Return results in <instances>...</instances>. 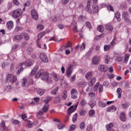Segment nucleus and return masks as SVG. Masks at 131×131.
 Listing matches in <instances>:
<instances>
[{
  "instance_id": "obj_46",
  "label": "nucleus",
  "mask_w": 131,
  "mask_h": 131,
  "mask_svg": "<svg viewBox=\"0 0 131 131\" xmlns=\"http://www.w3.org/2000/svg\"><path fill=\"white\" fill-rule=\"evenodd\" d=\"M44 28V26L43 25H38L37 26V28L39 30H40Z\"/></svg>"
},
{
  "instance_id": "obj_41",
  "label": "nucleus",
  "mask_w": 131,
  "mask_h": 131,
  "mask_svg": "<svg viewBox=\"0 0 131 131\" xmlns=\"http://www.w3.org/2000/svg\"><path fill=\"white\" fill-rule=\"evenodd\" d=\"M27 81V79L26 78L23 79V82L22 83V86H25L26 84Z\"/></svg>"
},
{
  "instance_id": "obj_50",
  "label": "nucleus",
  "mask_w": 131,
  "mask_h": 131,
  "mask_svg": "<svg viewBox=\"0 0 131 131\" xmlns=\"http://www.w3.org/2000/svg\"><path fill=\"white\" fill-rule=\"evenodd\" d=\"M80 127L81 129L84 128L85 127V123L84 122H82L80 124Z\"/></svg>"
},
{
  "instance_id": "obj_12",
  "label": "nucleus",
  "mask_w": 131,
  "mask_h": 131,
  "mask_svg": "<svg viewBox=\"0 0 131 131\" xmlns=\"http://www.w3.org/2000/svg\"><path fill=\"white\" fill-rule=\"evenodd\" d=\"M75 111V110L73 108V106H70L67 112V114L68 115H70Z\"/></svg>"
},
{
  "instance_id": "obj_49",
  "label": "nucleus",
  "mask_w": 131,
  "mask_h": 131,
  "mask_svg": "<svg viewBox=\"0 0 131 131\" xmlns=\"http://www.w3.org/2000/svg\"><path fill=\"white\" fill-rule=\"evenodd\" d=\"M88 104L90 105L91 108H92L95 105V103L94 102H92L91 101H90Z\"/></svg>"
},
{
  "instance_id": "obj_24",
  "label": "nucleus",
  "mask_w": 131,
  "mask_h": 131,
  "mask_svg": "<svg viewBox=\"0 0 131 131\" xmlns=\"http://www.w3.org/2000/svg\"><path fill=\"white\" fill-rule=\"evenodd\" d=\"M86 85V82L84 81H82L77 84V85L80 87H84Z\"/></svg>"
},
{
  "instance_id": "obj_2",
  "label": "nucleus",
  "mask_w": 131,
  "mask_h": 131,
  "mask_svg": "<svg viewBox=\"0 0 131 131\" xmlns=\"http://www.w3.org/2000/svg\"><path fill=\"white\" fill-rule=\"evenodd\" d=\"M6 80L7 82L9 81L12 83H13L16 81V77L12 74H9L7 75Z\"/></svg>"
},
{
  "instance_id": "obj_54",
  "label": "nucleus",
  "mask_w": 131,
  "mask_h": 131,
  "mask_svg": "<svg viewBox=\"0 0 131 131\" xmlns=\"http://www.w3.org/2000/svg\"><path fill=\"white\" fill-rule=\"evenodd\" d=\"M92 128V127L91 124L89 125L87 127V131H91Z\"/></svg>"
},
{
  "instance_id": "obj_45",
  "label": "nucleus",
  "mask_w": 131,
  "mask_h": 131,
  "mask_svg": "<svg viewBox=\"0 0 131 131\" xmlns=\"http://www.w3.org/2000/svg\"><path fill=\"white\" fill-rule=\"evenodd\" d=\"M110 59V57L108 55L106 56L105 58V62L107 64L108 63Z\"/></svg>"
},
{
  "instance_id": "obj_27",
  "label": "nucleus",
  "mask_w": 131,
  "mask_h": 131,
  "mask_svg": "<svg viewBox=\"0 0 131 131\" xmlns=\"http://www.w3.org/2000/svg\"><path fill=\"white\" fill-rule=\"evenodd\" d=\"M105 28L107 30L109 31H111L113 29V27L111 25L108 24L106 25Z\"/></svg>"
},
{
  "instance_id": "obj_7",
  "label": "nucleus",
  "mask_w": 131,
  "mask_h": 131,
  "mask_svg": "<svg viewBox=\"0 0 131 131\" xmlns=\"http://www.w3.org/2000/svg\"><path fill=\"white\" fill-rule=\"evenodd\" d=\"M43 73L42 74L41 79L42 80L46 81L48 78V73L46 71L43 70Z\"/></svg>"
},
{
  "instance_id": "obj_29",
  "label": "nucleus",
  "mask_w": 131,
  "mask_h": 131,
  "mask_svg": "<svg viewBox=\"0 0 131 131\" xmlns=\"http://www.w3.org/2000/svg\"><path fill=\"white\" fill-rule=\"evenodd\" d=\"M97 30L99 31L102 32L103 31L104 28L102 26L99 25L97 28Z\"/></svg>"
},
{
  "instance_id": "obj_9",
  "label": "nucleus",
  "mask_w": 131,
  "mask_h": 131,
  "mask_svg": "<svg viewBox=\"0 0 131 131\" xmlns=\"http://www.w3.org/2000/svg\"><path fill=\"white\" fill-rule=\"evenodd\" d=\"M100 60V57L98 56L94 57L92 59V62L93 64H97Z\"/></svg>"
},
{
  "instance_id": "obj_33",
  "label": "nucleus",
  "mask_w": 131,
  "mask_h": 131,
  "mask_svg": "<svg viewBox=\"0 0 131 131\" xmlns=\"http://www.w3.org/2000/svg\"><path fill=\"white\" fill-rule=\"evenodd\" d=\"M89 113L90 116L93 117L94 115L95 112L93 110H91L89 111Z\"/></svg>"
},
{
  "instance_id": "obj_62",
  "label": "nucleus",
  "mask_w": 131,
  "mask_h": 131,
  "mask_svg": "<svg viewBox=\"0 0 131 131\" xmlns=\"http://www.w3.org/2000/svg\"><path fill=\"white\" fill-rule=\"evenodd\" d=\"M23 68L22 67H21L17 71V74H19L21 71L23 70Z\"/></svg>"
},
{
  "instance_id": "obj_6",
  "label": "nucleus",
  "mask_w": 131,
  "mask_h": 131,
  "mask_svg": "<svg viewBox=\"0 0 131 131\" xmlns=\"http://www.w3.org/2000/svg\"><path fill=\"white\" fill-rule=\"evenodd\" d=\"M98 69L100 71L104 72L107 71V68L106 65H101L99 66Z\"/></svg>"
},
{
  "instance_id": "obj_55",
  "label": "nucleus",
  "mask_w": 131,
  "mask_h": 131,
  "mask_svg": "<svg viewBox=\"0 0 131 131\" xmlns=\"http://www.w3.org/2000/svg\"><path fill=\"white\" fill-rule=\"evenodd\" d=\"M129 104L127 103L123 104H122V106L123 108H125L128 106Z\"/></svg>"
},
{
  "instance_id": "obj_5",
  "label": "nucleus",
  "mask_w": 131,
  "mask_h": 131,
  "mask_svg": "<svg viewBox=\"0 0 131 131\" xmlns=\"http://www.w3.org/2000/svg\"><path fill=\"white\" fill-rule=\"evenodd\" d=\"M39 57L41 60L43 62H47L48 61V58L45 54L43 53H41Z\"/></svg>"
},
{
  "instance_id": "obj_63",
  "label": "nucleus",
  "mask_w": 131,
  "mask_h": 131,
  "mask_svg": "<svg viewBox=\"0 0 131 131\" xmlns=\"http://www.w3.org/2000/svg\"><path fill=\"white\" fill-rule=\"evenodd\" d=\"M85 112L84 110H82L80 111V115L81 116H83L85 114Z\"/></svg>"
},
{
  "instance_id": "obj_61",
  "label": "nucleus",
  "mask_w": 131,
  "mask_h": 131,
  "mask_svg": "<svg viewBox=\"0 0 131 131\" xmlns=\"http://www.w3.org/2000/svg\"><path fill=\"white\" fill-rule=\"evenodd\" d=\"M72 29L74 32H77L78 31V30L77 29V26H74L73 28Z\"/></svg>"
},
{
  "instance_id": "obj_3",
  "label": "nucleus",
  "mask_w": 131,
  "mask_h": 131,
  "mask_svg": "<svg viewBox=\"0 0 131 131\" xmlns=\"http://www.w3.org/2000/svg\"><path fill=\"white\" fill-rule=\"evenodd\" d=\"M122 18L126 22L128 23L129 21V14L127 12H124L122 14Z\"/></svg>"
},
{
  "instance_id": "obj_22",
  "label": "nucleus",
  "mask_w": 131,
  "mask_h": 131,
  "mask_svg": "<svg viewBox=\"0 0 131 131\" xmlns=\"http://www.w3.org/2000/svg\"><path fill=\"white\" fill-rule=\"evenodd\" d=\"M117 92L118 94V98H120L121 96V93L122 92V90L121 88H119L117 89Z\"/></svg>"
},
{
  "instance_id": "obj_8",
  "label": "nucleus",
  "mask_w": 131,
  "mask_h": 131,
  "mask_svg": "<svg viewBox=\"0 0 131 131\" xmlns=\"http://www.w3.org/2000/svg\"><path fill=\"white\" fill-rule=\"evenodd\" d=\"M31 15L33 18L35 20L38 19V16L36 11L34 9H32L31 11Z\"/></svg>"
},
{
  "instance_id": "obj_32",
  "label": "nucleus",
  "mask_w": 131,
  "mask_h": 131,
  "mask_svg": "<svg viewBox=\"0 0 131 131\" xmlns=\"http://www.w3.org/2000/svg\"><path fill=\"white\" fill-rule=\"evenodd\" d=\"M80 104L82 107H84V106L86 104V102L85 100L84 99H82L81 100L80 102Z\"/></svg>"
},
{
  "instance_id": "obj_19",
  "label": "nucleus",
  "mask_w": 131,
  "mask_h": 131,
  "mask_svg": "<svg viewBox=\"0 0 131 131\" xmlns=\"http://www.w3.org/2000/svg\"><path fill=\"white\" fill-rule=\"evenodd\" d=\"M92 9L93 10L92 13H97L98 11L99 8L97 6H95L92 7Z\"/></svg>"
},
{
  "instance_id": "obj_47",
  "label": "nucleus",
  "mask_w": 131,
  "mask_h": 131,
  "mask_svg": "<svg viewBox=\"0 0 131 131\" xmlns=\"http://www.w3.org/2000/svg\"><path fill=\"white\" fill-rule=\"evenodd\" d=\"M85 43L83 42L80 47V50L81 51H82L85 49Z\"/></svg>"
},
{
  "instance_id": "obj_36",
  "label": "nucleus",
  "mask_w": 131,
  "mask_h": 131,
  "mask_svg": "<svg viewBox=\"0 0 131 131\" xmlns=\"http://www.w3.org/2000/svg\"><path fill=\"white\" fill-rule=\"evenodd\" d=\"M77 115V113H75L73 115L72 119V121L73 122H75L76 121Z\"/></svg>"
},
{
  "instance_id": "obj_26",
  "label": "nucleus",
  "mask_w": 131,
  "mask_h": 131,
  "mask_svg": "<svg viewBox=\"0 0 131 131\" xmlns=\"http://www.w3.org/2000/svg\"><path fill=\"white\" fill-rule=\"evenodd\" d=\"M92 76V72H88L85 75V78L87 79H90Z\"/></svg>"
},
{
  "instance_id": "obj_20",
  "label": "nucleus",
  "mask_w": 131,
  "mask_h": 131,
  "mask_svg": "<svg viewBox=\"0 0 131 131\" xmlns=\"http://www.w3.org/2000/svg\"><path fill=\"white\" fill-rule=\"evenodd\" d=\"M120 118L121 120L123 121H125L126 120V117L125 113L122 112L121 113L120 115Z\"/></svg>"
},
{
  "instance_id": "obj_37",
  "label": "nucleus",
  "mask_w": 131,
  "mask_h": 131,
  "mask_svg": "<svg viewBox=\"0 0 131 131\" xmlns=\"http://www.w3.org/2000/svg\"><path fill=\"white\" fill-rule=\"evenodd\" d=\"M28 124L27 126V127L29 128L31 127L34 125L33 123H31V122L29 121H28Z\"/></svg>"
},
{
  "instance_id": "obj_57",
  "label": "nucleus",
  "mask_w": 131,
  "mask_h": 131,
  "mask_svg": "<svg viewBox=\"0 0 131 131\" xmlns=\"http://www.w3.org/2000/svg\"><path fill=\"white\" fill-rule=\"evenodd\" d=\"M108 4H106L105 3H102L100 5L101 7L103 8L106 7H107V6Z\"/></svg>"
},
{
  "instance_id": "obj_15",
  "label": "nucleus",
  "mask_w": 131,
  "mask_h": 131,
  "mask_svg": "<svg viewBox=\"0 0 131 131\" xmlns=\"http://www.w3.org/2000/svg\"><path fill=\"white\" fill-rule=\"evenodd\" d=\"M22 33L20 35L14 36L13 38V39L14 40H20L23 38Z\"/></svg>"
},
{
  "instance_id": "obj_14",
  "label": "nucleus",
  "mask_w": 131,
  "mask_h": 131,
  "mask_svg": "<svg viewBox=\"0 0 131 131\" xmlns=\"http://www.w3.org/2000/svg\"><path fill=\"white\" fill-rule=\"evenodd\" d=\"M52 99V97L51 96H48L45 98L44 100V102L47 104Z\"/></svg>"
},
{
  "instance_id": "obj_42",
  "label": "nucleus",
  "mask_w": 131,
  "mask_h": 131,
  "mask_svg": "<svg viewBox=\"0 0 131 131\" xmlns=\"http://www.w3.org/2000/svg\"><path fill=\"white\" fill-rule=\"evenodd\" d=\"M20 123V122L18 120H14L12 121V124L15 125H18Z\"/></svg>"
},
{
  "instance_id": "obj_10",
  "label": "nucleus",
  "mask_w": 131,
  "mask_h": 131,
  "mask_svg": "<svg viewBox=\"0 0 131 131\" xmlns=\"http://www.w3.org/2000/svg\"><path fill=\"white\" fill-rule=\"evenodd\" d=\"M116 109V107L115 106L112 105L108 107L107 109V111L108 112H115Z\"/></svg>"
},
{
  "instance_id": "obj_59",
  "label": "nucleus",
  "mask_w": 131,
  "mask_h": 131,
  "mask_svg": "<svg viewBox=\"0 0 131 131\" xmlns=\"http://www.w3.org/2000/svg\"><path fill=\"white\" fill-rule=\"evenodd\" d=\"M89 95L91 97H94L95 96V94L93 92H90L89 94Z\"/></svg>"
},
{
  "instance_id": "obj_52",
  "label": "nucleus",
  "mask_w": 131,
  "mask_h": 131,
  "mask_svg": "<svg viewBox=\"0 0 131 131\" xmlns=\"http://www.w3.org/2000/svg\"><path fill=\"white\" fill-rule=\"evenodd\" d=\"M110 48L109 45H105L104 46V49L105 51H107Z\"/></svg>"
},
{
  "instance_id": "obj_51",
  "label": "nucleus",
  "mask_w": 131,
  "mask_h": 131,
  "mask_svg": "<svg viewBox=\"0 0 131 131\" xmlns=\"http://www.w3.org/2000/svg\"><path fill=\"white\" fill-rule=\"evenodd\" d=\"M11 86H7L5 87V89L7 91H10L11 90Z\"/></svg>"
},
{
  "instance_id": "obj_4",
  "label": "nucleus",
  "mask_w": 131,
  "mask_h": 131,
  "mask_svg": "<svg viewBox=\"0 0 131 131\" xmlns=\"http://www.w3.org/2000/svg\"><path fill=\"white\" fill-rule=\"evenodd\" d=\"M71 98L73 99H75L77 97L78 91L75 88L72 89L71 91Z\"/></svg>"
},
{
  "instance_id": "obj_34",
  "label": "nucleus",
  "mask_w": 131,
  "mask_h": 131,
  "mask_svg": "<svg viewBox=\"0 0 131 131\" xmlns=\"http://www.w3.org/2000/svg\"><path fill=\"white\" fill-rule=\"evenodd\" d=\"M67 97V92L66 91H64L63 93V95H62L61 99L63 100H66Z\"/></svg>"
},
{
  "instance_id": "obj_13",
  "label": "nucleus",
  "mask_w": 131,
  "mask_h": 131,
  "mask_svg": "<svg viewBox=\"0 0 131 131\" xmlns=\"http://www.w3.org/2000/svg\"><path fill=\"white\" fill-rule=\"evenodd\" d=\"M5 128V123L4 121H2L1 123L0 124V130L1 131H4Z\"/></svg>"
},
{
  "instance_id": "obj_21",
  "label": "nucleus",
  "mask_w": 131,
  "mask_h": 131,
  "mask_svg": "<svg viewBox=\"0 0 131 131\" xmlns=\"http://www.w3.org/2000/svg\"><path fill=\"white\" fill-rule=\"evenodd\" d=\"M49 106V105L48 104L44 105L42 108V111L45 112H46L47 111Z\"/></svg>"
},
{
  "instance_id": "obj_40",
  "label": "nucleus",
  "mask_w": 131,
  "mask_h": 131,
  "mask_svg": "<svg viewBox=\"0 0 131 131\" xmlns=\"http://www.w3.org/2000/svg\"><path fill=\"white\" fill-rule=\"evenodd\" d=\"M90 6H87L86 8H85V10L88 13L90 14H91L92 13V11L90 9Z\"/></svg>"
},
{
  "instance_id": "obj_18",
  "label": "nucleus",
  "mask_w": 131,
  "mask_h": 131,
  "mask_svg": "<svg viewBox=\"0 0 131 131\" xmlns=\"http://www.w3.org/2000/svg\"><path fill=\"white\" fill-rule=\"evenodd\" d=\"M113 127V125L111 123H110L109 124H107L106 126V130L107 131L111 130H113L112 129Z\"/></svg>"
},
{
  "instance_id": "obj_1",
  "label": "nucleus",
  "mask_w": 131,
  "mask_h": 131,
  "mask_svg": "<svg viewBox=\"0 0 131 131\" xmlns=\"http://www.w3.org/2000/svg\"><path fill=\"white\" fill-rule=\"evenodd\" d=\"M22 13V11L20 9H17L13 11L12 13V16L15 18H17L19 17Z\"/></svg>"
},
{
  "instance_id": "obj_17",
  "label": "nucleus",
  "mask_w": 131,
  "mask_h": 131,
  "mask_svg": "<svg viewBox=\"0 0 131 131\" xmlns=\"http://www.w3.org/2000/svg\"><path fill=\"white\" fill-rule=\"evenodd\" d=\"M96 81V79L93 78L91 79L89 83V85L90 86H93Z\"/></svg>"
},
{
  "instance_id": "obj_30",
  "label": "nucleus",
  "mask_w": 131,
  "mask_h": 131,
  "mask_svg": "<svg viewBox=\"0 0 131 131\" xmlns=\"http://www.w3.org/2000/svg\"><path fill=\"white\" fill-rule=\"evenodd\" d=\"M23 38L24 36V38L26 40H27L29 38V36L28 34L25 33H22Z\"/></svg>"
},
{
  "instance_id": "obj_64",
  "label": "nucleus",
  "mask_w": 131,
  "mask_h": 131,
  "mask_svg": "<svg viewBox=\"0 0 131 131\" xmlns=\"http://www.w3.org/2000/svg\"><path fill=\"white\" fill-rule=\"evenodd\" d=\"M33 64V63L30 61L28 62H26V66L28 67H29L31 66Z\"/></svg>"
},
{
  "instance_id": "obj_28",
  "label": "nucleus",
  "mask_w": 131,
  "mask_h": 131,
  "mask_svg": "<svg viewBox=\"0 0 131 131\" xmlns=\"http://www.w3.org/2000/svg\"><path fill=\"white\" fill-rule=\"evenodd\" d=\"M115 18L117 19L118 21H120L121 18H120V14L119 12H117L115 14Z\"/></svg>"
},
{
  "instance_id": "obj_58",
  "label": "nucleus",
  "mask_w": 131,
  "mask_h": 131,
  "mask_svg": "<svg viewBox=\"0 0 131 131\" xmlns=\"http://www.w3.org/2000/svg\"><path fill=\"white\" fill-rule=\"evenodd\" d=\"M85 25L88 28H91V25L89 22L88 21L86 22L85 23Z\"/></svg>"
},
{
  "instance_id": "obj_53",
  "label": "nucleus",
  "mask_w": 131,
  "mask_h": 131,
  "mask_svg": "<svg viewBox=\"0 0 131 131\" xmlns=\"http://www.w3.org/2000/svg\"><path fill=\"white\" fill-rule=\"evenodd\" d=\"M99 104L100 106L102 107H104L106 105V103H104L101 102H99Z\"/></svg>"
},
{
  "instance_id": "obj_44",
  "label": "nucleus",
  "mask_w": 131,
  "mask_h": 131,
  "mask_svg": "<svg viewBox=\"0 0 131 131\" xmlns=\"http://www.w3.org/2000/svg\"><path fill=\"white\" fill-rule=\"evenodd\" d=\"M99 91L100 93H101L103 90V86L102 84L99 85Z\"/></svg>"
},
{
  "instance_id": "obj_23",
  "label": "nucleus",
  "mask_w": 131,
  "mask_h": 131,
  "mask_svg": "<svg viewBox=\"0 0 131 131\" xmlns=\"http://www.w3.org/2000/svg\"><path fill=\"white\" fill-rule=\"evenodd\" d=\"M45 90L40 89L37 90L38 93L40 95H43L44 93Z\"/></svg>"
},
{
  "instance_id": "obj_39",
  "label": "nucleus",
  "mask_w": 131,
  "mask_h": 131,
  "mask_svg": "<svg viewBox=\"0 0 131 131\" xmlns=\"http://www.w3.org/2000/svg\"><path fill=\"white\" fill-rule=\"evenodd\" d=\"M99 85V83L97 82L95 85L94 86L93 88V91L94 92L96 91L97 90L98 87Z\"/></svg>"
},
{
  "instance_id": "obj_25",
  "label": "nucleus",
  "mask_w": 131,
  "mask_h": 131,
  "mask_svg": "<svg viewBox=\"0 0 131 131\" xmlns=\"http://www.w3.org/2000/svg\"><path fill=\"white\" fill-rule=\"evenodd\" d=\"M43 70H41L37 73L35 75L36 78H39L40 76H41L42 74L43 73Z\"/></svg>"
},
{
  "instance_id": "obj_11",
  "label": "nucleus",
  "mask_w": 131,
  "mask_h": 131,
  "mask_svg": "<svg viewBox=\"0 0 131 131\" xmlns=\"http://www.w3.org/2000/svg\"><path fill=\"white\" fill-rule=\"evenodd\" d=\"M72 67L71 66L69 67L67 69L66 71L67 75L69 77L71 76V74L72 73Z\"/></svg>"
},
{
  "instance_id": "obj_35",
  "label": "nucleus",
  "mask_w": 131,
  "mask_h": 131,
  "mask_svg": "<svg viewBox=\"0 0 131 131\" xmlns=\"http://www.w3.org/2000/svg\"><path fill=\"white\" fill-rule=\"evenodd\" d=\"M53 78L56 81H58L59 80V77L57 74H53Z\"/></svg>"
},
{
  "instance_id": "obj_16",
  "label": "nucleus",
  "mask_w": 131,
  "mask_h": 131,
  "mask_svg": "<svg viewBox=\"0 0 131 131\" xmlns=\"http://www.w3.org/2000/svg\"><path fill=\"white\" fill-rule=\"evenodd\" d=\"M13 22L12 21H10L8 22L6 24V26L9 29H11L13 26Z\"/></svg>"
},
{
  "instance_id": "obj_60",
  "label": "nucleus",
  "mask_w": 131,
  "mask_h": 131,
  "mask_svg": "<svg viewBox=\"0 0 131 131\" xmlns=\"http://www.w3.org/2000/svg\"><path fill=\"white\" fill-rule=\"evenodd\" d=\"M69 0H62V4L64 5L68 3L69 2Z\"/></svg>"
},
{
  "instance_id": "obj_43",
  "label": "nucleus",
  "mask_w": 131,
  "mask_h": 131,
  "mask_svg": "<svg viewBox=\"0 0 131 131\" xmlns=\"http://www.w3.org/2000/svg\"><path fill=\"white\" fill-rule=\"evenodd\" d=\"M44 35V34L42 33L39 34L38 35V39L37 41H39V40Z\"/></svg>"
},
{
  "instance_id": "obj_56",
  "label": "nucleus",
  "mask_w": 131,
  "mask_h": 131,
  "mask_svg": "<svg viewBox=\"0 0 131 131\" xmlns=\"http://www.w3.org/2000/svg\"><path fill=\"white\" fill-rule=\"evenodd\" d=\"M123 59V57H117L116 58V60L118 61V62H120L122 61V60Z\"/></svg>"
},
{
  "instance_id": "obj_31",
  "label": "nucleus",
  "mask_w": 131,
  "mask_h": 131,
  "mask_svg": "<svg viewBox=\"0 0 131 131\" xmlns=\"http://www.w3.org/2000/svg\"><path fill=\"white\" fill-rule=\"evenodd\" d=\"M58 90V87H57L56 88L53 90L51 92V93L53 95H56V94Z\"/></svg>"
},
{
  "instance_id": "obj_38",
  "label": "nucleus",
  "mask_w": 131,
  "mask_h": 131,
  "mask_svg": "<svg viewBox=\"0 0 131 131\" xmlns=\"http://www.w3.org/2000/svg\"><path fill=\"white\" fill-rule=\"evenodd\" d=\"M108 9L110 10L111 11H114V9L113 7L111 4H108L107 7Z\"/></svg>"
},
{
  "instance_id": "obj_48",
  "label": "nucleus",
  "mask_w": 131,
  "mask_h": 131,
  "mask_svg": "<svg viewBox=\"0 0 131 131\" xmlns=\"http://www.w3.org/2000/svg\"><path fill=\"white\" fill-rule=\"evenodd\" d=\"M61 98L57 99L56 100H54V102L55 103H57L60 102L61 101Z\"/></svg>"
}]
</instances>
